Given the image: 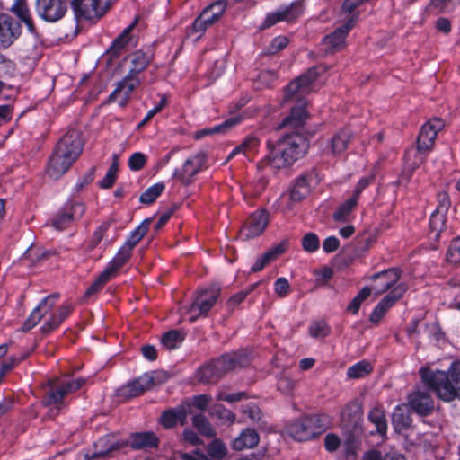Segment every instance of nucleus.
<instances>
[{"mask_svg":"<svg viewBox=\"0 0 460 460\" xmlns=\"http://www.w3.org/2000/svg\"><path fill=\"white\" fill-rule=\"evenodd\" d=\"M307 119L308 112L303 100L291 107L290 114L278 127L279 129L288 128L290 132H287L276 143L267 142V159L272 167L280 169L291 166L306 154L309 143L304 134V127Z\"/></svg>","mask_w":460,"mask_h":460,"instance_id":"1","label":"nucleus"},{"mask_svg":"<svg viewBox=\"0 0 460 460\" xmlns=\"http://www.w3.org/2000/svg\"><path fill=\"white\" fill-rule=\"evenodd\" d=\"M84 140L82 133L75 128L68 129L57 143L49 159L48 175L55 180L59 179L79 158L83 152Z\"/></svg>","mask_w":460,"mask_h":460,"instance_id":"2","label":"nucleus"},{"mask_svg":"<svg viewBox=\"0 0 460 460\" xmlns=\"http://www.w3.org/2000/svg\"><path fill=\"white\" fill-rule=\"evenodd\" d=\"M152 59L151 54L141 49L125 57L123 62L128 64V71L109 95V102H118L120 107L126 106L131 93L141 84L139 75L147 68Z\"/></svg>","mask_w":460,"mask_h":460,"instance_id":"3","label":"nucleus"},{"mask_svg":"<svg viewBox=\"0 0 460 460\" xmlns=\"http://www.w3.org/2000/svg\"><path fill=\"white\" fill-rule=\"evenodd\" d=\"M422 381L444 401L460 399V361L452 362L447 372L421 367Z\"/></svg>","mask_w":460,"mask_h":460,"instance_id":"4","label":"nucleus"},{"mask_svg":"<svg viewBox=\"0 0 460 460\" xmlns=\"http://www.w3.org/2000/svg\"><path fill=\"white\" fill-rule=\"evenodd\" d=\"M326 416L313 414L301 417L288 428V434L296 441H307L317 438L326 429Z\"/></svg>","mask_w":460,"mask_h":460,"instance_id":"5","label":"nucleus"},{"mask_svg":"<svg viewBox=\"0 0 460 460\" xmlns=\"http://www.w3.org/2000/svg\"><path fill=\"white\" fill-rule=\"evenodd\" d=\"M324 71L325 68L323 66H313L296 80L289 83L285 89L284 101L286 102L295 101L294 106H296L298 102L303 100L306 107L307 102L304 96L312 91L313 84L317 80L320 74Z\"/></svg>","mask_w":460,"mask_h":460,"instance_id":"6","label":"nucleus"},{"mask_svg":"<svg viewBox=\"0 0 460 460\" xmlns=\"http://www.w3.org/2000/svg\"><path fill=\"white\" fill-rule=\"evenodd\" d=\"M111 0H72L71 8L76 21H93L102 17Z\"/></svg>","mask_w":460,"mask_h":460,"instance_id":"7","label":"nucleus"},{"mask_svg":"<svg viewBox=\"0 0 460 460\" xmlns=\"http://www.w3.org/2000/svg\"><path fill=\"white\" fill-rule=\"evenodd\" d=\"M207 162L204 152H199L188 157L181 168H176L172 177L184 186L193 183L195 176L202 170Z\"/></svg>","mask_w":460,"mask_h":460,"instance_id":"8","label":"nucleus"},{"mask_svg":"<svg viewBox=\"0 0 460 460\" xmlns=\"http://www.w3.org/2000/svg\"><path fill=\"white\" fill-rule=\"evenodd\" d=\"M68 4V0H36L35 12L44 22L54 23L66 16Z\"/></svg>","mask_w":460,"mask_h":460,"instance_id":"9","label":"nucleus"},{"mask_svg":"<svg viewBox=\"0 0 460 460\" xmlns=\"http://www.w3.org/2000/svg\"><path fill=\"white\" fill-rule=\"evenodd\" d=\"M356 20L357 14H353L344 24L322 40V50L324 55H332L344 49L346 45L345 40L349 31L355 25Z\"/></svg>","mask_w":460,"mask_h":460,"instance_id":"10","label":"nucleus"},{"mask_svg":"<svg viewBox=\"0 0 460 460\" xmlns=\"http://www.w3.org/2000/svg\"><path fill=\"white\" fill-rule=\"evenodd\" d=\"M220 292L221 288L218 285H212L201 290L190 308V321L194 322L199 316H206L217 303Z\"/></svg>","mask_w":460,"mask_h":460,"instance_id":"11","label":"nucleus"},{"mask_svg":"<svg viewBox=\"0 0 460 460\" xmlns=\"http://www.w3.org/2000/svg\"><path fill=\"white\" fill-rule=\"evenodd\" d=\"M65 394L58 384L53 380H49L48 384L44 386V395L42 397V405L49 407L48 416L55 418L58 416L62 409L66 406L64 398Z\"/></svg>","mask_w":460,"mask_h":460,"instance_id":"12","label":"nucleus"},{"mask_svg":"<svg viewBox=\"0 0 460 460\" xmlns=\"http://www.w3.org/2000/svg\"><path fill=\"white\" fill-rule=\"evenodd\" d=\"M85 206L79 201H68L52 219V226L58 230L67 228L74 220L83 217Z\"/></svg>","mask_w":460,"mask_h":460,"instance_id":"13","label":"nucleus"},{"mask_svg":"<svg viewBox=\"0 0 460 460\" xmlns=\"http://www.w3.org/2000/svg\"><path fill=\"white\" fill-rule=\"evenodd\" d=\"M444 127L440 119H434L425 123L417 137V151L419 154H427L431 151L438 132Z\"/></svg>","mask_w":460,"mask_h":460,"instance_id":"14","label":"nucleus"},{"mask_svg":"<svg viewBox=\"0 0 460 460\" xmlns=\"http://www.w3.org/2000/svg\"><path fill=\"white\" fill-rule=\"evenodd\" d=\"M22 26L11 15L0 13V49H7L20 37Z\"/></svg>","mask_w":460,"mask_h":460,"instance_id":"15","label":"nucleus"},{"mask_svg":"<svg viewBox=\"0 0 460 460\" xmlns=\"http://www.w3.org/2000/svg\"><path fill=\"white\" fill-rule=\"evenodd\" d=\"M406 283L400 282L394 289L383 297V299L373 309L369 320L371 323H377L382 319L385 312L392 307L407 291Z\"/></svg>","mask_w":460,"mask_h":460,"instance_id":"16","label":"nucleus"},{"mask_svg":"<svg viewBox=\"0 0 460 460\" xmlns=\"http://www.w3.org/2000/svg\"><path fill=\"white\" fill-rule=\"evenodd\" d=\"M402 271L398 268H390L374 274L370 279L375 281L372 289L379 296L391 288H394L399 283Z\"/></svg>","mask_w":460,"mask_h":460,"instance_id":"17","label":"nucleus"},{"mask_svg":"<svg viewBox=\"0 0 460 460\" xmlns=\"http://www.w3.org/2000/svg\"><path fill=\"white\" fill-rule=\"evenodd\" d=\"M59 296L58 293H53L43 298L24 322L22 327V332H29L35 327L40 320L55 307L56 302Z\"/></svg>","mask_w":460,"mask_h":460,"instance_id":"18","label":"nucleus"},{"mask_svg":"<svg viewBox=\"0 0 460 460\" xmlns=\"http://www.w3.org/2000/svg\"><path fill=\"white\" fill-rule=\"evenodd\" d=\"M125 447H127V443H124L123 440H119L112 435H106L94 443L93 453L92 455L86 454L85 456L88 460L106 459L112 452L119 451Z\"/></svg>","mask_w":460,"mask_h":460,"instance_id":"19","label":"nucleus"},{"mask_svg":"<svg viewBox=\"0 0 460 460\" xmlns=\"http://www.w3.org/2000/svg\"><path fill=\"white\" fill-rule=\"evenodd\" d=\"M268 222L269 216L265 210L255 211L249 217L241 229V237L249 240L260 235L265 230Z\"/></svg>","mask_w":460,"mask_h":460,"instance_id":"20","label":"nucleus"},{"mask_svg":"<svg viewBox=\"0 0 460 460\" xmlns=\"http://www.w3.org/2000/svg\"><path fill=\"white\" fill-rule=\"evenodd\" d=\"M303 12L300 4L293 3L289 6L277 10L274 13H269L261 25V29L264 30L270 28L279 22L286 21L292 22L296 20Z\"/></svg>","mask_w":460,"mask_h":460,"instance_id":"21","label":"nucleus"},{"mask_svg":"<svg viewBox=\"0 0 460 460\" xmlns=\"http://www.w3.org/2000/svg\"><path fill=\"white\" fill-rule=\"evenodd\" d=\"M408 405L412 411L421 417L430 415L434 411V402L428 392L415 391L408 395Z\"/></svg>","mask_w":460,"mask_h":460,"instance_id":"22","label":"nucleus"},{"mask_svg":"<svg viewBox=\"0 0 460 460\" xmlns=\"http://www.w3.org/2000/svg\"><path fill=\"white\" fill-rule=\"evenodd\" d=\"M135 450H147L158 447L159 438L152 431L131 433L128 440H123Z\"/></svg>","mask_w":460,"mask_h":460,"instance_id":"23","label":"nucleus"},{"mask_svg":"<svg viewBox=\"0 0 460 460\" xmlns=\"http://www.w3.org/2000/svg\"><path fill=\"white\" fill-rule=\"evenodd\" d=\"M137 23V18H136L128 27H126L121 33L114 39L111 46L106 51L108 56V61L111 63L114 59H117L128 46L131 40V31Z\"/></svg>","mask_w":460,"mask_h":460,"instance_id":"24","label":"nucleus"},{"mask_svg":"<svg viewBox=\"0 0 460 460\" xmlns=\"http://www.w3.org/2000/svg\"><path fill=\"white\" fill-rule=\"evenodd\" d=\"M188 415V408L184 404H180L163 411L160 417V423L165 429H172L178 423L184 424Z\"/></svg>","mask_w":460,"mask_h":460,"instance_id":"25","label":"nucleus"},{"mask_svg":"<svg viewBox=\"0 0 460 460\" xmlns=\"http://www.w3.org/2000/svg\"><path fill=\"white\" fill-rule=\"evenodd\" d=\"M73 310L74 306L71 304H64L59 306L57 312L51 314L41 326L40 330L42 333L48 334L58 328L60 324L71 314Z\"/></svg>","mask_w":460,"mask_h":460,"instance_id":"26","label":"nucleus"},{"mask_svg":"<svg viewBox=\"0 0 460 460\" xmlns=\"http://www.w3.org/2000/svg\"><path fill=\"white\" fill-rule=\"evenodd\" d=\"M243 360L244 358L241 355L237 353H231L224 354L221 357L213 359L212 362L214 363L217 373L222 377L227 372L235 369L237 367H242Z\"/></svg>","mask_w":460,"mask_h":460,"instance_id":"27","label":"nucleus"},{"mask_svg":"<svg viewBox=\"0 0 460 460\" xmlns=\"http://www.w3.org/2000/svg\"><path fill=\"white\" fill-rule=\"evenodd\" d=\"M10 11L15 14L21 22H24L30 32H36V27L27 0H14Z\"/></svg>","mask_w":460,"mask_h":460,"instance_id":"28","label":"nucleus"},{"mask_svg":"<svg viewBox=\"0 0 460 460\" xmlns=\"http://www.w3.org/2000/svg\"><path fill=\"white\" fill-rule=\"evenodd\" d=\"M150 381L151 378H149V376L144 374L122 388V393L127 397L130 398L139 396L152 387Z\"/></svg>","mask_w":460,"mask_h":460,"instance_id":"29","label":"nucleus"},{"mask_svg":"<svg viewBox=\"0 0 460 460\" xmlns=\"http://www.w3.org/2000/svg\"><path fill=\"white\" fill-rule=\"evenodd\" d=\"M131 251L129 247L123 244L121 248L118 251L115 257L107 264L104 271H108V274L114 278L120 268L128 261L131 256Z\"/></svg>","mask_w":460,"mask_h":460,"instance_id":"30","label":"nucleus"},{"mask_svg":"<svg viewBox=\"0 0 460 460\" xmlns=\"http://www.w3.org/2000/svg\"><path fill=\"white\" fill-rule=\"evenodd\" d=\"M131 251L129 247L123 244L121 248L118 251L115 257L107 264L104 271H108V274L114 278L120 268L128 261L131 256Z\"/></svg>","mask_w":460,"mask_h":460,"instance_id":"31","label":"nucleus"},{"mask_svg":"<svg viewBox=\"0 0 460 460\" xmlns=\"http://www.w3.org/2000/svg\"><path fill=\"white\" fill-rule=\"evenodd\" d=\"M260 438L253 429H246L233 442V448L235 450H243L244 448H252L258 445Z\"/></svg>","mask_w":460,"mask_h":460,"instance_id":"32","label":"nucleus"},{"mask_svg":"<svg viewBox=\"0 0 460 460\" xmlns=\"http://www.w3.org/2000/svg\"><path fill=\"white\" fill-rule=\"evenodd\" d=\"M362 410L357 401L349 402L341 412V419L343 423L356 426L361 419Z\"/></svg>","mask_w":460,"mask_h":460,"instance_id":"33","label":"nucleus"},{"mask_svg":"<svg viewBox=\"0 0 460 460\" xmlns=\"http://www.w3.org/2000/svg\"><path fill=\"white\" fill-rule=\"evenodd\" d=\"M241 121V118L239 117H234L230 118L228 119H226L223 123L216 125L211 128H203L201 130H199L195 133V138L200 139L208 135H214V134H223L226 133L227 130L237 125Z\"/></svg>","mask_w":460,"mask_h":460,"instance_id":"34","label":"nucleus"},{"mask_svg":"<svg viewBox=\"0 0 460 460\" xmlns=\"http://www.w3.org/2000/svg\"><path fill=\"white\" fill-rule=\"evenodd\" d=\"M310 192V184L308 175L303 174L297 177L290 190V199L293 201H301Z\"/></svg>","mask_w":460,"mask_h":460,"instance_id":"35","label":"nucleus"},{"mask_svg":"<svg viewBox=\"0 0 460 460\" xmlns=\"http://www.w3.org/2000/svg\"><path fill=\"white\" fill-rule=\"evenodd\" d=\"M351 139V133L349 129H341L335 133L330 140V147L334 155L341 154L348 147Z\"/></svg>","mask_w":460,"mask_h":460,"instance_id":"36","label":"nucleus"},{"mask_svg":"<svg viewBox=\"0 0 460 460\" xmlns=\"http://www.w3.org/2000/svg\"><path fill=\"white\" fill-rule=\"evenodd\" d=\"M367 419L376 426V432L379 435L384 436L386 434L387 421L382 406L376 405L373 407L367 415Z\"/></svg>","mask_w":460,"mask_h":460,"instance_id":"37","label":"nucleus"},{"mask_svg":"<svg viewBox=\"0 0 460 460\" xmlns=\"http://www.w3.org/2000/svg\"><path fill=\"white\" fill-rule=\"evenodd\" d=\"M195 378L198 382L203 384L217 383L221 376L217 371L214 363L211 361L200 367L195 374Z\"/></svg>","mask_w":460,"mask_h":460,"instance_id":"38","label":"nucleus"},{"mask_svg":"<svg viewBox=\"0 0 460 460\" xmlns=\"http://www.w3.org/2000/svg\"><path fill=\"white\" fill-rule=\"evenodd\" d=\"M392 422L396 430L402 431L411 427L412 419L409 411H405L402 406L398 405L393 413Z\"/></svg>","mask_w":460,"mask_h":460,"instance_id":"39","label":"nucleus"},{"mask_svg":"<svg viewBox=\"0 0 460 460\" xmlns=\"http://www.w3.org/2000/svg\"><path fill=\"white\" fill-rule=\"evenodd\" d=\"M152 220V217L143 220L142 223L130 234L124 244L133 250V248L147 233Z\"/></svg>","mask_w":460,"mask_h":460,"instance_id":"40","label":"nucleus"},{"mask_svg":"<svg viewBox=\"0 0 460 460\" xmlns=\"http://www.w3.org/2000/svg\"><path fill=\"white\" fill-rule=\"evenodd\" d=\"M431 233H434L435 241H438L440 234L447 228V215L433 212L429 219Z\"/></svg>","mask_w":460,"mask_h":460,"instance_id":"41","label":"nucleus"},{"mask_svg":"<svg viewBox=\"0 0 460 460\" xmlns=\"http://www.w3.org/2000/svg\"><path fill=\"white\" fill-rule=\"evenodd\" d=\"M192 425L202 435L208 438L216 436V431L203 414H197L192 417Z\"/></svg>","mask_w":460,"mask_h":460,"instance_id":"42","label":"nucleus"},{"mask_svg":"<svg viewBox=\"0 0 460 460\" xmlns=\"http://www.w3.org/2000/svg\"><path fill=\"white\" fill-rule=\"evenodd\" d=\"M183 341V336L181 332L172 330L163 334L161 343L168 350L177 349Z\"/></svg>","mask_w":460,"mask_h":460,"instance_id":"43","label":"nucleus"},{"mask_svg":"<svg viewBox=\"0 0 460 460\" xmlns=\"http://www.w3.org/2000/svg\"><path fill=\"white\" fill-rule=\"evenodd\" d=\"M358 200V199L352 196L351 198L344 201L333 214V219L339 222L347 220L351 211L357 206Z\"/></svg>","mask_w":460,"mask_h":460,"instance_id":"44","label":"nucleus"},{"mask_svg":"<svg viewBox=\"0 0 460 460\" xmlns=\"http://www.w3.org/2000/svg\"><path fill=\"white\" fill-rule=\"evenodd\" d=\"M260 140L255 135H249L245 139L235 147V152H241L246 156L257 152L259 147Z\"/></svg>","mask_w":460,"mask_h":460,"instance_id":"45","label":"nucleus"},{"mask_svg":"<svg viewBox=\"0 0 460 460\" xmlns=\"http://www.w3.org/2000/svg\"><path fill=\"white\" fill-rule=\"evenodd\" d=\"M371 371L372 367L370 363L362 360L349 367L347 370V376L353 379L361 378L368 375Z\"/></svg>","mask_w":460,"mask_h":460,"instance_id":"46","label":"nucleus"},{"mask_svg":"<svg viewBox=\"0 0 460 460\" xmlns=\"http://www.w3.org/2000/svg\"><path fill=\"white\" fill-rule=\"evenodd\" d=\"M15 63L13 60L7 58L3 54H0V79L2 82L12 78L15 75Z\"/></svg>","mask_w":460,"mask_h":460,"instance_id":"47","label":"nucleus"},{"mask_svg":"<svg viewBox=\"0 0 460 460\" xmlns=\"http://www.w3.org/2000/svg\"><path fill=\"white\" fill-rule=\"evenodd\" d=\"M163 183H155L146 189L139 197V201L143 204H152L163 192Z\"/></svg>","mask_w":460,"mask_h":460,"instance_id":"48","label":"nucleus"},{"mask_svg":"<svg viewBox=\"0 0 460 460\" xmlns=\"http://www.w3.org/2000/svg\"><path fill=\"white\" fill-rule=\"evenodd\" d=\"M210 414L229 424H233L235 421V414L222 404L214 405L211 408Z\"/></svg>","mask_w":460,"mask_h":460,"instance_id":"49","label":"nucleus"},{"mask_svg":"<svg viewBox=\"0 0 460 460\" xmlns=\"http://www.w3.org/2000/svg\"><path fill=\"white\" fill-rule=\"evenodd\" d=\"M112 278L108 274V271H102L98 278L94 280V282L87 288L84 293V297L89 298L93 295L98 293Z\"/></svg>","mask_w":460,"mask_h":460,"instance_id":"50","label":"nucleus"},{"mask_svg":"<svg viewBox=\"0 0 460 460\" xmlns=\"http://www.w3.org/2000/svg\"><path fill=\"white\" fill-rule=\"evenodd\" d=\"M208 455L214 459H223L226 455V447L219 439H214L208 447Z\"/></svg>","mask_w":460,"mask_h":460,"instance_id":"51","label":"nucleus"},{"mask_svg":"<svg viewBox=\"0 0 460 460\" xmlns=\"http://www.w3.org/2000/svg\"><path fill=\"white\" fill-rule=\"evenodd\" d=\"M446 256L448 262L460 264V236L451 242Z\"/></svg>","mask_w":460,"mask_h":460,"instance_id":"52","label":"nucleus"},{"mask_svg":"<svg viewBox=\"0 0 460 460\" xmlns=\"http://www.w3.org/2000/svg\"><path fill=\"white\" fill-rule=\"evenodd\" d=\"M258 285H259V282L254 283V284L251 285L247 289L242 290V291L234 294V296H232L227 300V306L231 310H234V307H236L238 305H240L246 298L248 294H250L252 290H254Z\"/></svg>","mask_w":460,"mask_h":460,"instance_id":"53","label":"nucleus"},{"mask_svg":"<svg viewBox=\"0 0 460 460\" xmlns=\"http://www.w3.org/2000/svg\"><path fill=\"white\" fill-rule=\"evenodd\" d=\"M309 333L314 338L325 337L330 333V328L324 321H315L310 324Z\"/></svg>","mask_w":460,"mask_h":460,"instance_id":"54","label":"nucleus"},{"mask_svg":"<svg viewBox=\"0 0 460 460\" xmlns=\"http://www.w3.org/2000/svg\"><path fill=\"white\" fill-rule=\"evenodd\" d=\"M319 246L320 241L314 233H308L302 239V247L307 252H316Z\"/></svg>","mask_w":460,"mask_h":460,"instance_id":"55","label":"nucleus"},{"mask_svg":"<svg viewBox=\"0 0 460 460\" xmlns=\"http://www.w3.org/2000/svg\"><path fill=\"white\" fill-rule=\"evenodd\" d=\"M30 356V352L22 353L19 357H10L6 360L3 361L0 366V370L3 371L4 374H6L10 370H12L15 366L19 363L26 359Z\"/></svg>","mask_w":460,"mask_h":460,"instance_id":"56","label":"nucleus"},{"mask_svg":"<svg viewBox=\"0 0 460 460\" xmlns=\"http://www.w3.org/2000/svg\"><path fill=\"white\" fill-rule=\"evenodd\" d=\"M109 228L108 223L102 224L93 234L91 240L89 242L87 250L93 251L94 248L97 247V245L101 243L104 234L107 232Z\"/></svg>","mask_w":460,"mask_h":460,"instance_id":"57","label":"nucleus"},{"mask_svg":"<svg viewBox=\"0 0 460 460\" xmlns=\"http://www.w3.org/2000/svg\"><path fill=\"white\" fill-rule=\"evenodd\" d=\"M118 171L115 164H111L103 179L99 181V186L102 189L111 188L117 180Z\"/></svg>","mask_w":460,"mask_h":460,"instance_id":"58","label":"nucleus"},{"mask_svg":"<svg viewBox=\"0 0 460 460\" xmlns=\"http://www.w3.org/2000/svg\"><path fill=\"white\" fill-rule=\"evenodd\" d=\"M437 200L438 206L434 212L447 215L451 207V200L448 193L446 191L438 193Z\"/></svg>","mask_w":460,"mask_h":460,"instance_id":"59","label":"nucleus"},{"mask_svg":"<svg viewBox=\"0 0 460 460\" xmlns=\"http://www.w3.org/2000/svg\"><path fill=\"white\" fill-rule=\"evenodd\" d=\"M146 155L140 152H136L131 155L128 159V167L131 171H139L146 164Z\"/></svg>","mask_w":460,"mask_h":460,"instance_id":"60","label":"nucleus"},{"mask_svg":"<svg viewBox=\"0 0 460 460\" xmlns=\"http://www.w3.org/2000/svg\"><path fill=\"white\" fill-rule=\"evenodd\" d=\"M85 380L84 378H77L73 380H66L61 383H58L65 395L74 393L80 389L82 385L84 384Z\"/></svg>","mask_w":460,"mask_h":460,"instance_id":"61","label":"nucleus"},{"mask_svg":"<svg viewBox=\"0 0 460 460\" xmlns=\"http://www.w3.org/2000/svg\"><path fill=\"white\" fill-rule=\"evenodd\" d=\"M247 397L245 392H238L236 394H227L225 390L220 389L217 392V399L218 401H225L227 402H239Z\"/></svg>","mask_w":460,"mask_h":460,"instance_id":"62","label":"nucleus"},{"mask_svg":"<svg viewBox=\"0 0 460 460\" xmlns=\"http://www.w3.org/2000/svg\"><path fill=\"white\" fill-rule=\"evenodd\" d=\"M296 385V382L288 376H281L277 382L278 389L284 394H290Z\"/></svg>","mask_w":460,"mask_h":460,"instance_id":"63","label":"nucleus"},{"mask_svg":"<svg viewBox=\"0 0 460 460\" xmlns=\"http://www.w3.org/2000/svg\"><path fill=\"white\" fill-rule=\"evenodd\" d=\"M95 167H91L87 172L78 180L75 185V192H80L85 186L90 184L94 180Z\"/></svg>","mask_w":460,"mask_h":460,"instance_id":"64","label":"nucleus"}]
</instances>
